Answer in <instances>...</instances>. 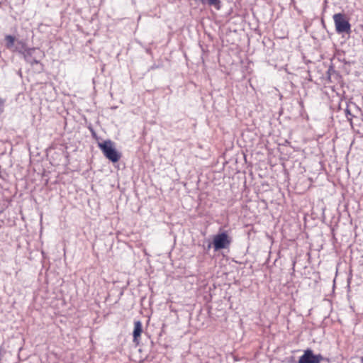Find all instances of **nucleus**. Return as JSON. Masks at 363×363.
<instances>
[{"label": "nucleus", "instance_id": "1a4fd4ad", "mask_svg": "<svg viewBox=\"0 0 363 363\" xmlns=\"http://www.w3.org/2000/svg\"><path fill=\"white\" fill-rule=\"evenodd\" d=\"M328 78L330 79L332 77L333 75H335V76H337V73L335 72V70L330 67L328 69Z\"/></svg>", "mask_w": 363, "mask_h": 363}, {"label": "nucleus", "instance_id": "9d476101", "mask_svg": "<svg viewBox=\"0 0 363 363\" xmlns=\"http://www.w3.org/2000/svg\"><path fill=\"white\" fill-rule=\"evenodd\" d=\"M5 102V99L0 96V113H3L4 111Z\"/></svg>", "mask_w": 363, "mask_h": 363}, {"label": "nucleus", "instance_id": "9b49d317", "mask_svg": "<svg viewBox=\"0 0 363 363\" xmlns=\"http://www.w3.org/2000/svg\"><path fill=\"white\" fill-rule=\"evenodd\" d=\"M211 243H210V242H209V243L208 244V245H207V250H210V249H211Z\"/></svg>", "mask_w": 363, "mask_h": 363}, {"label": "nucleus", "instance_id": "f8f14e48", "mask_svg": "<svg viewBox=\"0 0 363 363\" xmlns=\"http://www.w3.org/2000/svg\"><path fill=\"white\" fill-rule=\"evenodd\" d=\"M346 113H347V114H350V115L351 114L350 111L348 109L346 110Z\"/></svg>", "mask_w": 363, "mask_h": 363}, {"label": "nucleus", "instance_id": "6e6552de", "mask_svg": "<svg viewBox=\"0 0 363 363\" xmlns=\"http://www.w3.org/2000/svg\"><path fill=\"white\" fill-rule=\"evenodd\" d=\"M5 40L6 41V47L8 48H10L13 45L14 41H15L14 37H13L12 35H8L5 37Z\"/></svg>", "mask_w": 363, "mask_h": 363}, {"label": "nucleus", "instance_id": "20e7f679", "mask_svg": "<svg viewBox=\"0 0 363 363\" xmlns=\"http://www.w3.org/2000/svg\"><path fill=\"white\" fill-rule=\"evenodd\" d=\"M23 56L28 63L33 65L40 62L38 58L42 57L43 54L40 50L33 48L26 49L23 52Z\"/></svg>", "mask_w": 363, "mask_h": 363}, {"label": "nucleus", "instance_id": "423d86ee", "mask_svg": "<svg viewBox=\"0 0 363 363\" xmlns=\"http://www.w3.org/2000/svg\"><path fill=\"white\" fill-rule=\"evenodd\" d=\"M143 332V325L140 320L135 321L134 323V330L133 333V342L138 344V337H140L141 333Z\"/></svg>", "mask_w": 363, "mask_h": 363}, {"label": "nucleus", "instance_id": "4468645a", "mask_svg": "<svg viewBox=\"0 0 363 363\" xmlns=\"http://www.w3.org/2000/svg\"><path fill=\"white\" fill-rule=\"evenodd\" d=\"M195 1H198V0H194ZM202 4V0H199Z\"/></svg>", "mask_w": 363, "mask_h": 363}, {"label": "nucleus", "instance_id": "0eeeda50", "mask_svg": "<svg viewBox=\"0 0 363 363\" xmlns=\"http://www.w3.org/2000/svg\"><path fill=\"white\" fill-rule=\"evenodd\" d=\"M202 4H208L210 6H213L218 10L220 9V0H202Z\"/></svg>", "mask_w": 363, "mask_h": 363}, {"label": "nucleus", "instance_id": "39448f33", "mask_svg": "<svg viewBox=\"0 0 363 363\" xmlns=\"http://www.w3.org/2000/svg\"><path fill=\"white\" fill-rule=\"evenodd\" d=\"M323 359V357L320 354H314L311 349H307L300 357L298 363H320Z\"/></svg>", "mask_w": 363, "mask_h": 363}, {"label": "nucleus", "instance_id": "f03ea898", "mask_svg": "<svg viewBox=\"0 0 363 363\" xmlns=\"http://www.w3.org/2000/svg\"><path fill=\"white\" fill-rule=\"evenodd\" d=\"M333 21L335 26V30L337 33H351V25L344 13H337L333 15Z\"/></svg>", "mask_w": 363, "mask_h": 363}, {"label": "nucleus", "instance_id": "ddd939ff", "mask_svg": "<svg viewBox=\"0 0 363 363\" xmlns=\"http://www.w3.org/2000/svg\"><path fill=\"white\" fill-rule=\"evenodd\" d=\"M361 362L363 363V356L361 357Z\"/></svg>", "mask_w": 363, "mask_h": 363}, {"label": "nucleus", "instance_id": "f257e3e1", "mask_svg": "<svg viewBox=\"0 0 363 363\" xmlns=\"http://www.w3.org/2000/svg\"><path fill=\"white\" fill-rule=\"evenodd\" d=\"M99 147L104 156L112 162H117L120 160L121 154L116 150L111 140H108L99 143Z\"/></svg>", "mask_w": 363, "mask_h": 363}, {"label": "nucleus", "instance_id": "7ed1b4c3", "mask_svg": "<svg viewBox=\"0 0 363 363\" xmlns=\"http://www.w3.org/2000/svg\"><path fill=\"white\" fill-rule=\"evenodd\" d=\"M231 242V239L229 238L225 232L218 233L214 236L213 238V247L215 251L221 249H225L229 247Z\"/></svg>", "mask_w": 363, "mask_h": 363}]
</instances>
